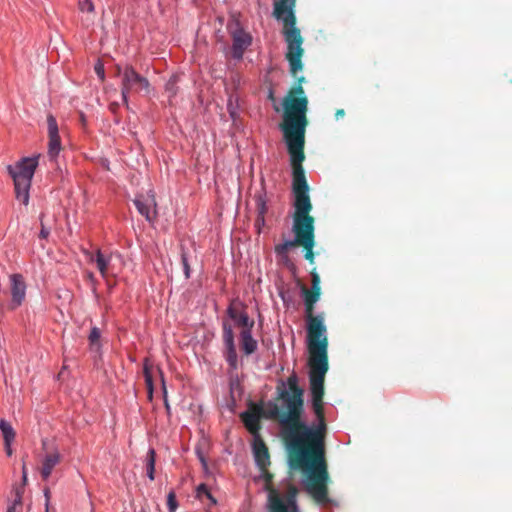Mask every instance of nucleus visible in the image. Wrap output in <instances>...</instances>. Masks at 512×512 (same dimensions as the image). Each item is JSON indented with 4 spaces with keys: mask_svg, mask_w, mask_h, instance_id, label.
I'll return each instance as SVG.
<instances>
[{
    "mask_svg": "<svg viewBox=\"0 0 512 512\" xmlns=\"http://www.w3.org/2000/svg\"><path fill=\"white\" fill-rule=\"evenodd\" d=\"M141 512H145L144 510H141Z\"/></svg>",
    "mask_w": 512,
    "mask_h": 512,
    "instance_id": "obj_46",
    "label": "nucleus"
},
{
    "mask_svg": "<svg viewBox=\"0 0 512 512\" xmlns=\"http://www.w3.org/2000/svg\"><path fill=\"white\" fill-rule=\"evenodd\" d=\"M260 471L265 481L264 489L268 493V512H300L297 505L298 489L294 485H289L286 494L283 495L273 486V474L268 471V467Z\"/></svg>",
    "mask_w": 512,
    "mask_h": 512,
    "instance_id": "obj_4",
    "label": "nucleus"
},
{
    "mask_svg": "<svg viewBox=\"0 0 512 512\" xmlns=\"http://www.w3.org/2000/svg\"><path fill=\"white\" fill-rule=\"evenodd\" d=\"M134 204L138 212L143 215L147 221L153 222L156 218V200L154 195H139L135 198Z\"/></svg>",
    "mask_w": 512,
    "mask_h": 512,
    "instance_id": "obj_12",
    "label": "nucleus"
},
{
    "mask_svg": "<svg viewBox=\"0 0 512 512\" xmlns=\"http://www.w3.org/2000/svg\"><path fill=\"white\" fill-rule=\"evenodd\" d=\"M227 313H228L229 317L235 322V324L239 327H242V329H246V328L252 329L253 328L254 321L250 320V318L246 312L239 310L233 304H231L228 307Z\"/></svg>",
    "mask_w": 512,
    "mask_h": 512,
    "instance_id": "obj_17",
    "label": "nucleus"
},
{
    "mask_svg": "<svg viewBox=\"0 0 512 512\" xmlns=\"http://www.w3.org/2000/svg\"><path fill=\"white\" fill-rule=\"evenodd\" d=\"M40 221H41V230H40V233H39V237L42 238V239H46L49 236L50 232L45 227V225L43 223V214L40 216Z\"/></svg>",
    "mask_w": 512,
    "mask_h": 512,
    "instance_id": "obj_33",
    "label": "nucleus"
},
{
    "mask_svg": "<svg viewBox=\"0 0 512 512\" xmlns=\"http://www.w3.org/2000/svg\"><path fill=\"white\" fill-rule=\"evenodd\" d=\"M241 349L246 355H251L257 350V341L252 337V329H242L240 333Z\"/></svg>",
    "mask_w": 512,
    "mask_h": 512,
    "instance_id": "obj_19",
    "label": "nucleus"
},
{
    "mask_svg": "<svg viewBox=\"0 0 512 512\" xmlns=\"http://www.w3.org/2000/svg\"><path fill=\"white\" fill-rule=\"evenodd\" d=\"M37 165L38 157H25L15 165L7 167L14 181L16 198L24 205L29 202V189Z\"/></svg>",
    "mask_w": 512,
    "mask_h": 512,
    "instance_id": "obj_5",
    "label": "nucleus"
},
{
    "mask_svg": "<svg viewBox=\"0 0 512 512\" xmlns=\"http://www.w3.org/2000/svg\"><path fill=\"white\" fill-rule=\"evenodd\" d=\"M13 493H14V496H21L23 497V493H24V487L23 486H18V487H15L14 490H13Z\"/></svg>",
    "mask_w": 512,
    "mask_h": 512,
    "instance_id": "obj_35",
    "label": "nucleus"
},
{
    "mask_svg": "<svg viewBox=\"0 0 512 512\" xmlns=\"http://www.w3.org/2000/svg\"><path fill=\"white\" fill-rule=\"evenodd\" d=\"M7 512H22V507L12 504L8 507Z\"/></svg>",
    "mask_w": 512,
    "mask_h": 512,
    "instance_id": "obj_37",
    "label": "nucleus"
},
{
    "mask_svg": "<svg viewBox=\"0 0 512 512\" xmlns=\"http://www.w3.org/2000/svg\"><path fill=\"white\" fill-rule=\"evenodd\" d=\"M47 126H48V155L51 160L56 159L59 152L62 149L61 139L59 136L58 124L55 117L52 114L47 116Z\"/></svg>",
    "mask_w": 512,
    "mask_h": 512,
    "instance_id": "obj_11",
    "label": "nucleus"
},
{
    "mask_svg": "<svg viewBox=\"0 0 512 512\" xmlns=\"http://www.w3.org/2000/svg\"><path fill=\"white\" fill-rule=\"evenodd\" d=\"M179 81V76L173 75L167 81L165 85V91L168 94V97H174L177 94V83Z\"/></svg>",
    "mask_w": 512,
    "mask_h": 512,
    "instance_id": "obj_26",
    "label": "nucleus"
},
{
    "mask_svg": "<svg viewBox=\"0 0 512 512\" xmlns=\"http://www.w3.org/2000/svg\"><path fill=\"white\" fill-rule=\"evenodd\" d=\"M95 72L96 74L98 75V77L100 78L101 81H104L105 80V70H104V65L101 61H98L96 64H95Z\"/></svg>",
    "mask_w": 512,
    "mask_h": 512,
    "instance_id": "obj_30",
    "label": "nucleus"
},
{
    "mask_svg": "<svg viewBox=\"0 0 512 512\" xmlns=\"http://www.w3.org/2000/svg\"><path fill=\"white\" fill-rule=\"evenodd\" d=\"M167 506H168L169 512H175L178 507V503L176 500V494L174 491H170L167 495Z\"/></svg>",
    "mask_w": 512,
    "mask_h": 512,
    "instance_id": "obj_27",
    "label": "nucleus"
},
{
    "mask_svg": "<svg viewBox=\"0 0 512 512\" xmlns=\"http://www.w3.org/2000/svg\"><path fill=\"white\" fill-rule=\"evenodd\" d=\"M60 461L61 454L57 450L47 453L44 456L41 463V467L39 469L40 475L43 480H47L50 477L53 469L55 468L56 465L60 463Z\"/></svg>",
    "mask_w": 512,
    "mask_h": 512,
    "instance_id": "obj_16",
    "label": "nucleus"
},
{
    "mask_svg": "<svg viewBox=\"0 0 512 512\" xmlns=\"http://www.w3.org/2000/svg\"><path fill=\"white\" fill-rule=\"evenodd\" d=\"M10 280V294H11V303L10 308L16 309L19 307L26 296V283L24 277L21 274H11L9 276Z\"/></svg>",
    "mask_w": 512,
    "mask_h": 512,
    "instance_id": "obj_10",
    "label": "nucleus"
},
{
    "mask_svg": "<svg viewBox=\"0 0 512 512\" xmlns=\"http://www.w3.org/2000/svg\"><path fill=\"white\" fill-rule=\"evenodd\" d=\"M241 419L247 430L252 433L254 437L259 436L258 432L261 429L259 411H246L241 414Z\"/></svg>",
    "mask_w": 512,
    "mask_h": 512,
    "instance_id": "obj_18",
    "label": "nucleus"
},
{
    "mask_svg": "<svg viewBox=\"0 0 512 512\" xmlns=\"http://www.w3.org/2000/svg\"><path fill=\"white\" fill-rule=\"evenodd\" d=\"M296 0H278L274 3L273 16L285 22V35L289 42L290 50L293 51V57L298 58L300 53L301 38L299 28L296 27V16L294 8Z\"/></svg>",
    "mask_w": 512,
    "mask_h": 512,
    "instance_id": "obj_6",
    "label": "nucleus"
},
{
    "mask_svg": "<svg viewBox=\"0 0 512 512\" xmlns=\"http://www.w3.org/2000/svg\"><path fill=\"white\" fill-rule=\"evenodd\" d=\"M165 406H166V409L169 410L170 407H169V404L167 402V399H165Z\"/></svg>",
    "mask_w": 512,
    "mask_h": 512,
    "instance_id": "obj_45",
    "label": "nucleus"
},
{
    "mask_svg": "<svg viewBox=\"0 0 512 512\" xmlns=\"http://www.w3.org/2000/svg\"><path fill=\"white\" fill-rule=\"evenodd\" d=\"M143 374L145 384L148 390V398L151 400L153 397V376H152V364L148 359H145L143 366Z\"/></svg>",
    "mask_w": 512,
    "mask_h": 512,
    "instance_id": "obj_22",
    "label": "nucleus"
},
{
    "mask_svg": "<svg viewBox=\"0 0 512 512\" xmlns=\"http://www.w3.org/2000/svg\"><path fill=\"white\" fill-rule=\"evenodd\" d=\"M78 5L81 12H94V4L90 0H79Z\"/></svg>",
    "mask_w": 512,
    "mask_h": 512,
    "instance_id": "obj_28",
    "label": "nucleus"
},
{
    "mask_svg": "<svg viewBox=\"0 0 512 512\" xmlns=\"http://www.w3.org/2000/svg\"><path fill=\"white\" fill-rule=\"evenodd\" d=\"M0 430L4 439V444H12L15 439L16 433L9 422L4 419L0 420Z\"/></svg>",
    "mask_w": 512,
    "mask_h": 512,
    "instance_id": "obj_23",
    "label": "nucleus"
},
{
    "mask_svg": "<svg viewBox=\"0 0 512 512\" xmlns=\"http://www.w3.org/2000/svg\"><path fill=\"white\" fill-rule=\"evenodd\" d=\"M23 471H27V467H26L25 462H23V465H22V472H23Z\"/></svg>",
    "mask_w": 512,
    "mask_h": 512,
    "instance_id": "obj_44",
    "label": "nucleus"
},
{
    "mask_svg": "<svg viewBox=\"0 0 512 512\" xmlns=\"http://www.w3.org/2000/svg\"><path fill=\"white\" fill-rule=\"evenodd\" d=\"M181 261H182V266H183L185 277L188 279L190 277V266H189L188 259H187L185 253H182Z\"/></svg>",
    "mask_w": 512,
    "mask_h": 512,
    "instance_id": "obj_31",
    "label": "nucleus"
},
{
    "mask_svg": "<svg viewBox=\"0 0 512 512\" xmlns=\"http://www.w3.org/2000/svg\"><path fill=\"white\" fill-rule=\"evenodd\" d=\"M44 497H45V512H49L50 510V499H51V491L49 487H44L43 489Z\"/></svg>",
    "mask_w": 512,
    "mask_h": 512,
    "instance_id": "obj_32",
    "label": "nucleus"
},
{
    "mask_svg": "<svg viewBox=\"0 0 512 512\" xmlns=\"http://www.w3.org/2000/svg\"><path fill=\"white\" fill-rule=\"evenodd\" d=\"M91 262H95L102 277H107L110 267V256H105L100 250H97L94 255L90 257Z\"/></svg>",
    "mask_w": 512,
    "mask_h": 512,
    "instance_id": "obj_21",
    "label": "nucleus"
},
{
    "mask_svg": "<svg viewBox=\"0 0 512 512\" xmlns=\"http://www.w3.org/2000/svg\"><path fill=\"white\" fill-rule=\"evenodd\" d=\"M307 221H308V218H306V217H299V216L293 215L292 230H293L295 237L292 240H286L285 242L276 245L275 252L277 255L287 256L289 249L300 245L302 235H303Z\"/></svg>",
    "mask_w": 512,
    "mask_h": 512,
    "instance_id": "obj_8",
    "label": "nucleus"
},
{
    "mask_svg": "<svg viewBox=\"0 0 512 512\" xmlns=\"http://www.w3.org/2000/svg\"><path fill=\"white\" fill-rule=\"evenodd\" d=\"M115 76L120 78L121 95L125 104L128 103L130 93L148 92L150 86L148 79L137 73L130 65L124 67L116 65Z\"/></svg>",
    "mask_w": 512,
    "mask_h": 512,
    "instance_id": "obj_7",
    "label": "nucleus"
},
{
    "mask_svg": "<svg viewBox=\"0 0 512 512\" xmlns=\"http://www.w3.org/2000/svg\"><path fill=\"white\" fill-rule=\"evenodd\" d=\"M311 275V288L310 289H318L321 290L320 287V276L316 271V268H313L310 272Z\"/></svg>",
    "mask_w": 512,
    "mask_h": 512,
    "instance_id": "obj_29",
    "label": "nucleus"
},
{
    "mask_svg": "<svg viewBox=\"0 0 512 512\" xmlns=\"http://www.w3.org/2000/svg\"><path fill=\"white\" fill-rule=\"evenodd\" d=\"M282 34L287 44L286 59L290 66V73L296 78L295 84L289 90L287 96L283 99L282 105L284 109L282 131H300L305 132L308 120L306 113L308 110V98L305 96L303 83L306 81L304 76L297 77V73L303 69L302 56L304 49L302 47L304 39L299 30L301 44L299 46L300 53L298 58L293 57L294 53L290 50L289 42L285 35V22L283 21Z\"/></svg>",
    "mask_w": 512,
    "mask_h": 512,
    "instance_id": "obj_2",
    "label": "nucleus"
},
{
    "mask_svg": "<svg viewBox=\"0 0 512 512\" xmlns=\"http://www.w3.org/2000/svg\"><path fill=\"white\" fill-rule=\"evenodd\" d=\"M101 333L99 328L93 327L88 336L89 344L92 350L99 351Z\"/></svg>",
    "mask_w": 512,
    "mask_h": 512,
    "instance_id": "obj_25",
    "label": "nucleus"
},
{
    "mask_svg": "<svg viewBox=\"0 0 512 512\" xmlns=\"http://www.w3.org/2000/svg\"><path fill=\"white\" fill-rule=\"evenodd\" d=\"M5 445V450H6V453L8 456H11L12 453H13V450L11 448V444H4Z\"/></svg>",
    "mask_w": 512,
    "mask_h": 512,
    "instance_id": "obj_41",
    "label": "nucleus"
},
{
    "mask_svg": "<svg viewBox=\"0 0 512 512\" xmlns=\"http://www.w3.org/2000/svg\"><path fill=\"white\" fill-rule=\"evenodd\" d=\"M253 454L255 462L260 470H264L265 467L270 465V455L268 448L260 436L254 437Z\"/></svg>",
    "mask_w": 512,
    "mask_h": 512,
    "instance_id": "obj_15",
    "label": "nucleus"
},
{
    "mask_svg": "<svg viewBox=\"0 0 512 512\" xmlns=\"http://www.w3.org/2000/svg\"><path fill=\"white\" fill-rule=\"evenodd\" d=\"M307 320V343L309 351V383L312 409L318 423L307 425L302 421L304 411V390L298 386L295 373L287 379L288 390L278 389V399L285 408L274 405L269 417L277 419L282 426V438L288 452L291 469L301 471L304 485L312 498H329L330 475L326 459L327 424L324 413V382L329 368L328 338L323 315H314L315 304L321 290L301 288Z\"/></svg>",
    "mask_w": 512,
    "mask_h": 512,
    "instance_id": "obj_1",
    "label": "nucleus"
},
{
    "mask_svg": "<svg viewBox=\"0 0 512 512\" xmlns=\"http://www.w3.org/2000/svg\"><path fill=\"white\" fill-rule=\"evenodd\" d=\"M345 116L344 109H337L335 112V118L336 120H339L340 118H343Z\"/></svg>",
    "mask_w": 512,
    "mask_h": 512,
    "instance_id": "obj_38",
    "label": "nucleus"
},
{
    "mask_svg": "<svg viewBox=\"0 0 512 512\" xmlns=\"http://www.w3.org/2000/svg\"><path fill=\"white\" fill-rule=\"evenodd\" d=\"M117 108H118V104L117 103L114 102V103L110 104V109H111L112 112H115L117 110Z\"/></svg>",
    "mask_w": 512,
    "mask_h": 512,
    "instance_id": "obj_43",
    "label": "nucleus"
},
{
    "mask_svg": "<svg viewBox=\"0 0 512 512\" xmlns=\"http://www.w3.org/2000/svg\"><path fill=\"white\" fill-rule=\"evenodd\" d=\"M255 200V207H256V213L257 217H264L268 211L267 207V192L264 185V181L261 182V189L255 194L254 196Z\"/></svg>",
    "mask_w": 512,
    "mask_h": 512,
    "instance_id": "obj_20",
    "label": "nucleus"
},
{
    "mask_svg": "<svg viewBox=\"0 0 512 512\" xmlns=\"http://www.w3.org/2000/svg\"><path fill=\"white\" fill-rule=\"evenodd\" d=\"M145 461H146L147 476L149 477L150 480H154L156 452L153 448H150L148 450Z\"/></svg>",
    "mask_w": 512,
    "mask_h": 512,
    "instance_id": "obj_24",
    "label": "nucleus"
},
{
    "mask_svg": "<svg viewBox=\"0 0 512 512\" xmlns=\"http://www.w3.org/2000/svg\"><path fill=\"white\" fill-rule=\"evenodd\" d=\"M198 493L201 494V493H205L207 496L210 497V494H209V491H208V488L205 484H201L199 487H198Z\"/></svg>",
    "mask_w": 512,
    "mask_h": 512,
    "instance_id": "obj_36",
    "label": "nucleus"
},
{
    "mask_svg": "<svg viewBox=\"0 0 512 512\" xmlns=\"http://www.w3.org/2000/svg\"><path fill=\"white\" fill-rule=\"evenodd\" d=\"M223 340L227 349L226 360L232 368L237 367L238 356L234 343V333L230 324L223 323Z\"/></svg>",
    "mask_w": 512,
    "mask_h": 512,
    "instance_id": "obj_14",
    "label": "nucleus"
},
{
    "mask_svg": "<svg viewBox=\"0 0 512 512\" xmlns=\"http://www.w3.org/2000/svg\"><path fill=\"white\" fill-rule=\"evenodd\" d=\"M13 505L22 507V497L21 496H14Z\"/></svg>",
    "mask_w": 512,
    "mask_h": 512,
    "instance_id": "obj_40",
    "label": "nucleus"
},
{
    "mask_svg": "<svg viewBox=\"0 0 512 512\" xmlns=\"http://www.w3.org/2000/svg\"><path fill=\"white\" fill-rule=\"evenodd\" d=\"M27 474L28 472L27 471H23V474H22V480H23V486L26 484L27 482Z\"/></svg>",
    "mask_w": 512,
    "mask_h": 512,
    "instance_id": "obj_42",
    "label": "nucleus"
},
{
    "mask_svg": "<svg viewBox=\"0 0 512 512\" xmlns=\"http://www.w3.org/2000/svg\"><path fill=\"white\" fill-rule=\"evenodd\" d=\"M228 110H229V113H230L231 117L234 119V118H235V116H236V110H235V108L232 106V103H231V102H229V104H228Z\"/></svg>",
    "mask_w": 512,
    "mask_h": 512,
    "instance_id": "obj_39",
    "label": "nucleus"
},
{
    "mask_svg": "<svg viewBox=\"0 0 512 512\" xmlns=\"http://www.w3.org/2000/svg\"><path fill=\"white\" fill-rule=\"evenodd\" d=\"M315 219L308 218V221L305 225V229L302 235V239L300 245L304 250V258L310 263H314V247H315Z\"/></svg>",
    "mask_w": 512,
    "mask_h": 512,
    "instance_id": "obj_9",
    "label": "nucleus"
},
{
    "mask_svg": "<svg viewBox=\"0 0 512 512\" xmlns=\"http://www.w3.org/2000/svg\"><path fill=\"white\" fill-rule=\"evenodd\" d=\"M292 167V190L295 197V216L314 218L310 215L312 203L309 197V186L302 162L305 160V132L283 131Z\"/></svg>",
    "mask_w": 512,
    "mask_h": 512,
    "instance_id": "obj_3",
    "label": "nucleus"
},
{
    "mask_svg": "<svg viewBox=\"0 0 512 512\" xmlns=\"http://www.w3.org/2000/svg\"><path fill=\"white\" fill-rule=\"evenodd\" d=\"M265 226V218L264 217H256L255 220V228L257 232L260 234L262 232V228Z\"/></svg>",
    "mask_w": 512,
    "mask_h": 512,
    "instance_id": "obj_34",
    "label": "nucleus"
},
{
    "mask_svg": "<svg viewBox=\"0 0 512 512\" xmlns=\"http://www.w3.org/2000/svg\"><path fill=\"white\" fill-rule=\"evenodd\" d=\"M231 34L233 39V57L236 59H241L245 50L251 45L252 38L241 28H236L235 30L231 31Z\"/></svg>",
    "mask_w": 512,
    "mask_h": 512,
    "instance_id": "obj_13",
    "label": "nucleus"
}]
</instances>
